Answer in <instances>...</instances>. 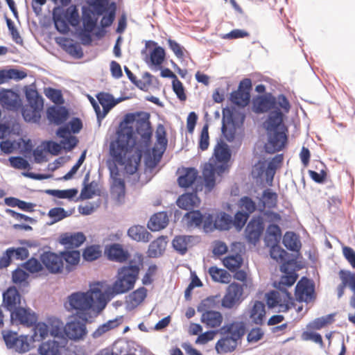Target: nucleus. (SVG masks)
I'll return each mask as SVG.
<instances>
[{
  "label": "nucleus",
  "mask_w": 355,
  "mask_h": 355,
  "mask_svg": "<svg viewBox=\"0 0 355 355\" xmlns=\"http://www.w3.org/2000/svg\"><path fill=\"white\" fill-rule=\"evenodd\" d=\"M133 123L141 139L146 144L150 142L153 135L150 114L140 112L125 115L117 131L116 139L110 144V155L114 162L124 166L126 173L130 175L137 171L141 157L140 153H132L130 150L135 141L133 138V127L128 125Z\"/></svg>",
  "instance_id": "obj_1"
},
{
  "label": "nucleus",
  "mask_w": 355,
  "mask_h": 355,
  "mask_svg": "<svg viewBox=\"0 0 355 355\" xmlns=\"http://www.w3.org/2000/svg\"><path fill=\"white\" fill-rule=\"evenodd\" d=\"M231 158V151L225 143L218 142L214 148L212 162L205 165L202 171L205 186L208 191H211L216 184L215 174L221 175L228 170L227 163Z\"/></svg>",
  "instance_id": "obj_2"
},
{
  "label": "nucleus",
  "mask_w": 355,
  "mask_h": 355,
  "mask_svg": "<svg viewBox=\"0 0 355 355\" xmlns=\"http://www.w3.org/2000/svg\"><path fill=\"white\" fill-rule=\"evenodd\" d=\"M102 284L99 282L91 286L85 293L76 292L69 296V310L76 311L77 315L90 310L94 305L103 309L106 306L105 295L102 291Z\"/></svg>",
  "instance_id": "obj_3"
},
{
  "label": "nucleus",
  "mask_w": 355,
  "mask_h": 355,
  "mask_svg": "<svg viewBox=\"0 0 355 355\" xmlns=\"http://www.w3.org/2000/svg\"><path fill=\"white\" fill-rule=\"evenodd\" d=\"M140 268L137 265H129L120 268L116 276V280L109 288V292L113 295L123 294L135 286L139 274Z\"/></svg>",
  "instance_id": "obj_4"
},
{
  "label": "nucleus",
  "mask_w": 355,
  "mask_h": 355,
  "mask_svg": "<svg viewBox=\"0 0 355 355\" xmlns=\"http://www.w3.org/2000/svg\"><path fill=\"white\" fill-rule=\"evenodd\" d=\"M277 106L282 108L284 112H289L291 110L290 102L284 94H279L276 97L271 93H266L252 99V111L256 114L267 113Z\"/></svg>",
  "instance_id": "obj_5"
},
{
  "label": "nucleus",
  "mask_w": 355,
  "mask_h": 355,
  "mask_svg": "<svg viewBox=\"0 0 355 355\" xmlns=\"http://www.w3.org/2000/svg\"><path fill=\"white\" fill-rule=\"evenodd\" d=\"M219 302L217 296L208 297L202 301L198 308V311L202 312L201 322L207 328H218L223 323V317L222 313L214 310L218 307Z\"/></svg>",
  "instance_id": "obj_6"
},
{
  "label": "nucleus",
  "mask_w": 355,
  "mask_h": 355,
  "mask_svg": "<svg viewBox=\"0 0 355 355\" xmlns=\"http://www.w3.org/2000/svg\"><path fill=\"white\" fill-rule=\"evenodd\" d=\"M28 103L21 109L22 116L26 121L38 123L44 107L42 97L33 88L26 90Z\"/></svg>",
  "instance_id": "obj_7"
},
{
  "label": "nucleus",
  "mask_w": 355,
  "mask_h": 355,
  "mask_svg": "<svg viewBox=\"0 0 355 355\" xmlns=\"http://www.w3.org/2000/svg\"><path fill=\"white\" fill-rule=\"evenodd\" d=\"M266 302L270 308L278 307L280 312H286L294 305L291 294L282 288L267 293Z\"/></svg>",
  "instance_id": "obj_8"
},
{
  "label": "nucleus",
  "mask_w": 355,
  "mask_h": 355,
  "mask_svg": "<svg viewBox=\"0 0 355 355\" xmlns=\"http://www.w3.org/2000/svg\"><path fill=\"white\" fill-rule=\"evenodd\" d=\"M74 318L73 320L67 322L64 326V333L65 336L71 340L78 341L83 340L87 334L86 323L87 318L86 317Z\"/></svg>",
  "instance_id": "obj_9"
},
{
  "label": "nucleus",
  "mask_w": 355,
  "mask_h": 355,
  "mask_svg": "<svg viewBox=\"0 0 355 355\" xmlns=\"http://www.w3.org/2000/svg\"><path fill=\"white\" fill-rule=\"evenodd\" d=\"M270 132L268 141L265 144V149L267 153L272 154L282 150L285 147L288 140L286 135L288 130L285 125H282L280 130Z\"/></svg>",
  "instance_id": "obj_10"
},
{
  "label": "nucleus",
  "mask_w": 355,
  "mask_h": 355,
  "mask_svg": "<svg viewBox=\"0 0 355 355\" xmlns=\"http://www.w3.org/2000/svg\"><path fill=\"white\" fill-rule=\"evenodd\" d=\"M338 275L341 283L337 288L338 297L340 298L344 295L345 288L348 286L352 292L349 298V305L355 309V273L349 270H340Z\"/></svg>",
  "instance_id": "obj_11"
},
{
  "label": "nucleus",
  "mask_w": 355,
  "mask_h": 355,
  "mask_svg": "<svg viewBox=\"0 0 355 355\" xmlns=\"http://www.w3.org/2000/svg\"><path fill=\"white\" fill-rule=\"evenodd\" d=\"M243 293V286L236 282L231 283L221 300V306L225 309H232L240 303Z\"/></svg>",
  "instance_id": "obj_12"
},
{
  "label": "nucleus",
  "mask_w": 355,
  "mask_h": 355,
  "mask_svg": "<svg viewBox=\"0 0 355 355\" xmlns=\"http://www.w3.org/2000/svg\"><path fill=\"white\" fill-rule=\"evenodd\" d=\"M43 266L51 274H60L64 270V262L61 252L58 254L53 252H44L40 256Z\"/></svg>",
  "instance_id": "obj_13"
},
{
  "label": "nucleus",
  "mask_w": 355,
  "mask_h": 355,
  "mask_svg": "<svg viewBox=\"0 0 355 355\" xmlns=\"http://www.w3.org/2000/svg\"><path fill=\"white\" fill-rule=\"evenodd\" d=\"M251 88V80L249 78L243 79L240 82L238 89L232 92L230 95L231 101L238 106H246L250 103Z\"/></svg>",
  "instance_id": "obj_14"
},
{
  "label": "nucleus",
  "mask_w": 355,
  "mask_h": 355,
  "mask_svg": "<svg viewBox=\"0 0 355 355\" xmlns=\"http://www.w3.org/2000/svg\"><path fill=\"white\" fill-rule=\"evenodd\" d=\"M0 105L10 111H17L22 106L19 94L10 89H3L0 92Z\"/></svg>",
  "instance_id": "obj_15"
},
{
  "label": "nucleus",
  "mask_w": 355,
  "mask_h": 355,
  "mask_svg": "<svg viewBox=\"0 0 355 355\" xmlns=\"http://www.w3.org/2000/svg\"><path fill=\"white\" fill-rule=\"evenodd\" d=\"M264 230L263 220L259 218H253L247 225L245 233L248 242L255 244L259 241Z\"/></svg>",
  "instance_id": "obj_16"
},
{
  "label": "nucleus",
  "mask_w": 355,
  "mask_h": 355,
  "mask_svg": "<svg viewBox=\"0 0 355 355\" xmlns=\"http://www.w3.org/2000/svg\"><path fill=\"white\" fill-rule=\"evenodd\" d=\"M85 241L86 236L83 232H65L61 234L58 239L59 243L66 250L77 248Z\"/></svg>",
  "instance_id": "obj_17"
},
{
  "label": "nucleus",
  "mask_w": 355,
  "mask_h": 355,
  "mask_svg": "<svg viewBox=\"0 0 355 355\" xmlns=\"http://www.w3.org/2000/svg\"><path fill=\"white\" fill-rule=\"evenodd\" d=\"M314 288L310 281L306 278H302L295 286V297L300 302H309L313 298Z\"/></svg>",
  "instance_id": "obj_18"
},
{
  "label": "nucleus",
  "mask_w": 355,
  "mask_h": 355,
  "mask_svg": "<svg viewBox=\"0 0 355 355\" xmlns=\"http://www.w3.org/2000/svg\"><path fill=\"white\" fill-rule=\"evenodd\" d=\"M220 333L223 335L229 336L239 342L245 333V324L241 321H233L222 327Z\"/></svg>",
  "instance_id": "obj_19"
},
{
  "label": "nucleus",
  "mask_w": 355,
  "mask_h": 355,
  "mask_svg": "<svg viewBox=\"0 0 355 355\" xmlns=\"http://www.w3.org/2000/svg\"><path fill=\"white\" fill-rule=\"evenodd\" d=\"M11 318L27 327L33 326L37 321V316L33 312L21 307L12 311Z\"/></svg>",
  "instance_id": "obj_20"
},
{
  "label": "nucleus",
  "mask_w": 355,
  "mask_h": 355,
  "mask_svg": "<svg viewBox=\"0 0 355 355\" xmlns=\"http://www.w3.org/2000/svg\"><path fill=\"white\" fill-rule=\"evenodd\" d=\"M109 260L118 263L126 261L129 257L128 251L125 250L123 246L119 243H113L107 245L105 251Z\"/></svg>",
  "instance_id": "obj_21"
},
{
  "label": "nucleus",
  "mask_w": 355,
  "mask_h": 355,
  "mask_svg": "<svg viewBox=\"0 0 355 355\" xmlns=\"http://www.w3.org/2000/svg\"><path fill=\"white\" fill-rule=\"evenodd\" d=\"M287 113L284 112L282 108H279L278 106L275 108L273 111L270 112L266 121V129L268 131L278 130V129L280 130L281 127L284 125L283 124L284 115Z\"/></svg>",
  "instance_id": "obj_22"
},
{
  "label": "nucleus",
  "mask_w": 355,
  "mask_h": 355,
  "mask_svg": "<svg viewBox=\"0 0 355 355\" xmlns=\"http://www.w3.org/2000/svg\"><path fill=\"white\" fill-rule=\"evenodd\" d=\"M167 143L165 128L163 125L159 124L156 130V144L153 148V155L160 158L166 148Z\"/></svg>",
  "instance_id": "obj_23"
},
{
  "label": "nucleus",
  "mask_w": 355,
  "mask_h": 355,
  "mask_svg": "<svg viewBox=\"0 0 355 355\" xmlns=\"http://www.w3.org/2000/svg\"><path fill=\"white\" fill-rule=\"evenodd\" d=\"M99 103L103 107V110H100V121L105 117L108 112L119 103L112 95L106 92H100L96 95Z\"/></svg>",
  "instance_id": "obj_24"
},
{
  "label": "nucleus",
  "mask_w": 355,
  "mask_h": 355,
  "mask_svg": "<svg viewBox=\"0 0 355 355\" xmlns=\"http://www.w3.org/2000/svg\"><path fill=\"white\" fill-rule=\"evenodd\" d=\"M198 177V171L195 168H183L178 178L180 187L188 188L193 185Z\"/></svg>",
  "instance_id": "obj_25"
},
{
  "label": "nucleus",
  "mask_w": 355,
  "mask_h": 355,
  "mask_svg": "<svg viewBox=\"0 0 355 355\" xmlns=\"http://www.w3.org/2000/svg\"><path fill=\"white\" fill-rule=\"evenodd\" d=\"M3 301L8 310L12 311L16 309L21 302V296L17 289L14 286L8 288L3 294Z\"/></svg>",
  "instance_id": "obj_26"
},
{
  "label": "nucleus",
  "mask_w": 355,
  "mask_h": 355,
  "mask_svg": "<svg viewBox=\"0 0 355 355\" xmlns=\"http://www.w3.org/2000/svg\"><path fill=\"white\" fill-rule=\"evenodd\" d=\"M249 318L256 324H262L266 317L265 304L261 301H255L248 311Z\"/></svg>",
  "instance_id": "obj_27"
},
{
  "label": "nucleus",
  "mask_w": 355,
  "mask_h": 355,
  "mask_svg": "<svg viewBox=\"0 0 355 355\" xmlns=\"http://www.w3.org/2000/svg\"><path fill=\"white\" fill-rule=\"evenodd\" d=\"M68 116V111L64 107H51L47 110V117L49 120L56 125H60L64 123Z\"/></svg>",
  "instance_id": "obj_28"
},
{
  "label": "nucleus",
  "mask_w": 355,
  "mask_h": 355,
  "mask_svg": "<svg viewBox=\"0 0 355 355\" xmlns=\"http://www.w3.org/2000/svg\"><path fill=\"white\" fill-rule=\"evenodd\" d=\"M200 204V199L196 193H186L181 195L177 200V205L185 210H191L198 207Z\"/></svg>",
  "instance_id": "obj_29"
},
{
  "label": "nucleus",
  "mask_w": 355,
  "mask_h": 355,
  "mask_svg": "<svg viewBox=\"0 0 355 355\" xmlns=\"http://www.w3.org/2000/svg\"><path fill=\"white\" fill-rule=\"evenodd\" d=\"M128 235L137 242L147 243L152 236L146 229L141 225H133L128 230Z\"/></svg>",
  "instance_id": "obj_30"
},
{
  "label": "nucleus",
  "mask_w": 355,
  "mask_h": 355,
  "mask_svg": "<svg viewBox=\"0 0 355 355\" xmlns=\"http://www.w3.org/2000/svg\"><path fill=\"white\" fill-rule=\"evenodd\" d=\"M168 223L166 212L161 211L151 216L148 223V227L152 231H159L164 229Z\"/></svg>",
  "instance_id": "obj_31"
},
{
  "label": "nucleus",
  "mask_w": 355,
  "mask_h": 355,
  "mask_svg": "<svg viewBox=\"0 0 355 355\" xmlns=\"http://www.w3.org/2000/svg\"><path fill=\"white\" fill-rule=\"evenodd\" d=\"M62 260L66 262L65 269L71 272L77 266L80 260V252L79 250H64L61 252Z\"/></svg>",
  "instance_id": "obj_32"
},
{
  "label": "nucleus",
  "mask_w": 355,
  "mask_h": 355,
  "mask_svg": "<svg viewBox=\"0 0 355 355\" xmlns=\"http://www.w3.org/2000/svg\"><path fill=\"white\" fill-rule=\"evenodd\" d=\"M147 292V289L144 286L139 287L132 292L127 298V306L131 309L137 307L146 299Z\"/></svg>",
  "instance_id": "obj_33"
},
{
  "label": "nucleus",
  "mask_w": 355,
  "mask_h": 355,
  "mask_svg": "<svg viewBox=\"0 0 355 355\" xmlns=\"http://www.w3.org/2000/svg\"><path fill=\"white\" fill-rule=\"evenodd\" d=\"M53 19L55 26L58 32L61 33H67L69 30V26L65 20V15L62 8L56 7L53 11Z\"/></svg>",
  "instance_id": "obj_34"
},
{
  "label": "nucleus",
  "mask_w": 355,
  "mask_h": 355,
  "mask_svg": "<svg viewBox=\"0 0 355 355\" xmlns=\"http://www.w3.org/2000/svg\"><path fill=\"white\" fill-rule=\"evenodd\" d=\"M225 336L218 340L216 345V349L218 353H227L233 352L238 345V341L232 337L224 335Z\"/></svg>",
  "instance_id": "obj_35"
},
{
  "label": "nucleus",
  "mask_w": 355,
  "mask_h": 355,
  "mask_svg": "<svg viewBox=\"0 0 355 355\" xmlns=\"http://www.w3.org/2000/svg\"><path fill=\"white\" fill-rule=\"evenodd\" d=\"M111 177L112 179V192L116 193L119 198L125 195V185L123 178H121L117 168L112 170Z\"/></svg>",
  "instance_id": "obj_36"
},
{
  "label": "nucleus",
  "mask_w": 355,
  "mask_h": 355,
  "mask_svg": "<svg viewBox=\"0 0 355 355\" xmlns=\"http://www.w3.org/2000/svg\"><path fill=\"white\" fill-rule=\"evenodd\" d=\"M208 273L215 282L228 284L231 281L230 274L227 270L217 266H211L208 270Z\"/></svg>",
  "instance_id": "obj_37"
},
{
  "label": "nucleus",
  "mask_w": 355,
  "mask_h": 355,
  "mask_svg": "<svg viewBox=\"0 0 355 355\" xmlns=\"http://www.w3.org/2000/svg\"><path fill=\"white\" fill-rule=\"evenodd\" d=\"M282 238V231L279 225L270 224L266 230L265 242L267 245L278 244Z\"/></svg>",
  "instance_id": "obj_38"
},
{
  "label": "nucleus",
  "mask_w": 355,
  "mask_h": 355,
  "mask_svg": "<svg viewBox=\"0 0 355 355\" xmlns=\"http://www.w3.org/2000/svg\"><path fill=\"white\" fill-rule=\"evenodd\" d=\"M166 239L165 236H159L150 243L148 250L150 257H157L162 254L167 244Z\"/></svg>",
  "instance_id": "obj_39"
},
{
  "label": "nucleus",
  "mask_w": 355,
  "mask_h": 355,
  "mask_svg": "<svg viewBox=\"0 0 355 355\" xmlns=\"http://www.w3.org/2000/svg\"><path fill=\"white\" fill-rule=\"evenodd\" d=\"M60 343L56 340H48L42 343L38 349L41 355H59Z\"/></svg>",
  "instance_id": "obj_40"
},
{
  "label": "nucleus",
  "mask_w": 355,
  "mask_h": 355,
  "mask_svg": "<svg viewBox=\"0 0 355 355\" xmlns=\"http://www.w3.org/2000/svg\"><path fill=\"white\" fill-rule=\"evenodd\" d=\"M243 259L240 254H230L224 258L223 265L230 271H236L243 265Z\"/></svg>",
  "instance_id": "obj_41"
},
{
  "label": "nucleus",
  "mask_w": 355,
  "mask_h": 355,
  "mask_svg": "<svg viewBox=\"0 0 355 355\" xmlns=\"http://www.w3.org/2000/svg\"><path fill=\"white\" fill-rule=\"evenodd\" d=\"M148 43H150V42H148L147 44ZM150 43L155 48L150 53V61L153 65L160 66L165 60V51L162 47L157 46V44L156 42H150Z\"/></svg>",
  "instance_id": "obj_42"
},
{
  "label": "nucleus",
  "mask_w": 355,
  "mask_h": 355,
  "mask_svg": "<svg viewBox=\"0 0 355 355\" xmlns=\"http://www.w3.org/2000/svg\"><path fill=\"white\" fill-rule=\"evenodd\" d=\"M335 314H329L323 317L318 318L311 322L307 328L311 330H320L334 322Z\"/></svg>",
  "instance_id": "obj_43"
},
{
  "label": "nucleus",
  "mask_w": 355,
  "mask_h": 355,
  "mask_svg": "<svg viewBox=\"0 0 355 355\" xmlns=\"http://www.w3.org/2000/svg\"><path fill=\"white\" fill-rule=\"evenodd\" d=\"M62 46L63 49L73 57L81 58L83 56L81 46L77 43L72 42L71 40L67 38H63Z\"/></svg>",
  "instance_id": "obj_44"
},
{
  "label": "nucleus",
  "mask_w": 355,
  "mask_h": 355,
  "mask_svg": "<svg viewBox=\"0 0 355 355\" xmlns=\"http://www.w3.org/2000/svg\"><path fill=\"white\" fill-rule=\"evenodd\" d=\"M187 225L189 227H197L201 225L203 221V216L198 210L191 211L184 216Z\"/></svg>",
  "instance_id": "obj_45"
},
{
  "label": "nucleus",
  "mask_w": 355,
  "mask_h": 355,
  "mask_svg": "<svg viewBox=\"0 0 355 355\" xmlns=\"http://www.w3.org/2000/svg\"><path fill=\"white\" fill-rule=\"evenodd\" d=\"M298 275L295 272H289L282 275L280 280L277 283L275 282V286L277 288L287 290L288 287L292 286L296 282Z\"/></svg>",
  "instance_id": "obj_46"
},
{
  "label": "nucleus",
  "mask_w": 355,
  "mask_h": 355,
  "mask_svg": "<svg viewBox=\"0 0 355 355\" xmlns=\"http://www.w3.org/2000/svg\"><path fill=\"white\" fill-rule=\"evenodd\" d=\"M191 239L192 236H177L173 240V246L181 254H184L187 252Z\"/></svg>",
  "instance_id": "obj_47"
},
{
  "label": "nucleus",
  "mask_w": 355,
  "mask_h": 355,
  "mask_svg": "<svg viewBox=\"0 0 355 355\" xmlns=\"http://www.w3.org/2000/svg\"><path fill=\"white\" fill-rule=\"evenodd\" d=\"M94 12L89 10L83 11V29L87 32H92L96 26L97 18L94 17Z\"/></svg>",
  "instance_id": "obj_48"
},
{
  "label": "nucleus",
  "mask_w": 355,
  "mask_h": 355,
  "mask_svg": "<svg viewBox=\"0 0 355 355\" xmlns=\"http://www.w3.org/2000/svg\"><path fill=\"white\" fill-rule=\"evenodd\" d=\"M102 255V250L100 245H92L86 247L83 252V257L87 261H93Z\"/></svg>",
  "instance_id": "obj_49"
},
{
  "label": "nucleus",
  "mask_w": 355,
  "mask_h": 355,
  "mask_svg": "<svg viewBox=\"0 0 355 355\" xmlns=\"http://www.w3.org/2000/svg\"><path fill=\"white\" fill-rule=\"evenodd\" d=\"M6 254L8 260L14 258L17 260H24L29 256V252L27 248L24 247H19L17 248H10L6 250ZM9 262V261H8Z\"/></svg>",
  "instance_id": "obj_50"
},
{
  "label": "nucleus",
  "mask_w": 355,
  "mask_h": 355,
  "mask_svg": "<svg viewBox=\"0 0 355 355\" xmlns=\"http://www.w3.org/2000/svg\"><path fill=\"white\" fill-rule=\"evenodd\" d=\"M232 224V216L225 212H220L216 218L214 225L216 229L228 230Z\"/></svg>",
  "instance_id": "obj_51"
},
{
  "label": "nucleus",
  "mask_w": 355,
  "mask_h": 355,
  "mask_svg": "<svg viewBox=\"0 0 355 355\" xmlns=\"http://www.w3.org/2000/svg\"><path fill=\"white\" fill-rule=\"evenodd\" d=\"M49 333L53 337H60L64 331L63 322L57 318H50L47 321Z\"/></svg>",
  "instance_id": "obj_52"
},
{
  "label": "nucleus",
  "mask_w": 355,
  "mask_h": 355,
  "mask_svg": "<svg viewBox=\"0 0 355 355\" xmlns=\"http://www.w3.org/2000/svg\"><path fill=\"white\" fill-rule=\"evenodd\" d=\"M28 274L21 268L14 270L12 275V282L19 287H26L28 286Z\"/></svg>",
  "instance_id": "obj_53"
},
{
  "label": "nucleus",
  "mask_w": 355,
  "mask_h": 355,
  "mask_svg": "<svg viewBox=\"0 0 355 355\" xmlns=\"http://www.w3.org/2000/svg\"><path fill=\"white\" fill-rule=\"evenodd\" d=\"M283 243L287 249L294 251L299 248L300 241L294 232H287L284 236Z\"/></svg>",
  "instance_id": "obj_54"
},
{
  "label": "nucleus",
  "mask_w": 355,
  "mask_h": 355,
  "mask_svg": "<svg viewBox=\"0 0 355 355\" xmlns=\"http://www.w3.org/2000/svg\"><path fill=\"white\" fill-rule=\"evenodd\" d=\"M116 5L114 3H112L109 8H107L108 13L107 15H104L101 20V26L102 28H107L110 26L114 19H115V15H116Z\"/></svg>",
  "instance_id": "obj_55"
},
{
  "label": "nucleus",
  "mask_w": 355,
  "mask_h": 355,
  "mask_svg": "<svg viewBox=\"0 0 355 355\" xmlns=\"http://www.w3.org/2000/svg\"><path fill=\"white\" fill-rule=\"evenodd\" d=\"M23 267L32 274L41 272L43 270L42 263L35 258L29 259L23 264Z\"/></svg>",
  "instance_id": "obj_56"
},
{
  "label": "nucleus",
  "mask_w": 355,
  "mask_h": 355,
  "mask_svg": "<svg viewBox=\"0 0 355 355\" xmlns=\"http://www.w3.org/2000/svg\"><path fill=\"white\" fill-rule=\"evenodd\" d=\"M89 4L98 16L102 15L109 8L107 0H90Z\"/></svg>",
  "instance_id": "obj_57"
},
{
  "label": "nucleus",
  "mask_w": 355,
  "mask_h": 355,
  "mask_svg": "<svg viewBox=\"0 0 355 355\" xmlns=\"http://www.w3.org/2000/svg\"><path fill=\"white\" fill-rule=\"evenodd\" d=\"M208 129V124H205L200 135L198 147L201 150H207L209 145V136Z\"/></svg>",
  "instance_id": "obj_58"
},
{
  "label": "nucleus",
  "mask_w": 355,
  "mask_h": 355,
  "mask_svg": "<svg viewBox=\"0 0 355 355\" xmlns=\"http://www.w3.org/2000/svg\"><path fill=\"white\" fill-rule=\"evenodd\" d=\"M267 246L270 247V257L273 259L277 261H283L285 260V257L287 253L284 249L279 246L278 244L267 245Z\"/></svg>",
  "instance_id": "obj_59"
},
{
  "label": "nucleus",
  "mask_w": 355,
  "mask_h": 355,
  "mask_svg": "<svg viewBox=\"0 0 355 355\" xmlns=\"http://www.w3.org/2000/svg\"><path fill=\"white\" fill-rule=\"evenodd\" d=\"M29 347V343L27 341L26 337L17 336L13 343V347L12 348L15 349L17 352L19 353H24L28 351Z\"/></svg>",
  "instance_id": "obj_60"
},
{
  "label": "nucleus",
  "mask_w": 355,
  "mask_h": 355,
  "mask_svg": "<svg viewBox=\"0 0 355 355\" xmlns=\"http://www.w3.org/2000/svg\"><path fill=\"white\" fill-rule=\"evenodd\" d=\"M173 90L175 93L177 97L181 101H185L187 100V95L184 92V87L183 84L178 78L173 80L172 81Z\"/></svg>",
  "instance_id": "obj_61"
},
{
  "label": "nucleus",
  "mask_w": 355,
  "mask_h": 355,
  "mask_svg": "<svg viewBox=\"0 0 355 355\" xmlns=\"http://www.w3.org/2000/svg\"><path fill=\"white\" fill-rule=\"evenodd\" d=\"M240 202L241 209L245 211L244 213L248 214V215L253 213L256 209L254 202L249 197L242 198Z\"/></svg>",
  "instance_id": "obj_62"
},
{
  "label": "nucleus",
  "mask_w": 355,
  "mask_h": 355,
  "mask_svg": "<svg viewBox=\"0 0 355 355\" xmlns=\"http://www.w3.org/2000/svg\"><path fill=\"white\" fill-rule=\"evenodd\" d=\"M46 96L55 104H61L63 103V98L60 90L48 88L45 92Z\"/></svg>",
  "instance_id": "obj_63"
},
{
  "label": "nucleus",
  "mask_w": 355,
  "mask_h": 355,
  "mask_svg": "<svg viewBox=\"0 0 355 355\" xmlns=\"http://www.w3.org/2000/svg\"><path fill=\"white\" fill-rule=\"evenodd\" d=\"M10 166L17 169H28L30 164L27 160L21 157H11L9 158Z\"/></svg>",
  "instance_id": "obj_64"
}]
</instances>
